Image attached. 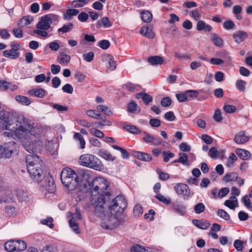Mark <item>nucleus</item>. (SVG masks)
<instances>
[{
  "mask_svg": "<svg viewBox=\"0 0 252 252\" xmlns=\"http://www.w3.org/2000/svg\"><path fill=\"white\" fill-rule=\"evenodd\" d=\"M0 118L5 129L8 131L3 133L4 136L20 139L29 155H36V153L42 150L43 144L41 141L31 142L29 140L32 136L40 134L41 130L38 127L32 126L23 116L15 117L12 114L3 112L0 113Z\"/></svg>",
  "mask_w": 252,
  "mask_h": 252,
  "instance_id": "1",
  "label": "nucleus"
},
{
  "mask_svg": "<svg viewBox=\"0 0 252 252\" xmlns=\"http://www.w3.org/2000/svg\"><path fill=\"white\" fill-rule=\"evenodd\" d=\"M92 196L90 202L85 205V208H94L95 214L101 217L104 215V204L106 200L109 199L110 193L107 191L109 183L106 180L102 177L94 179L91 185Z\"/></svg>",
  "mask_w": 252,
  "mask_h": 252,
  "instance_id": "2",
  "label": "nucleus"
},
{
  "mask_svg": "<svg viewBox=\"0 0 252 252\" xmlns=\"http://www.w3.org/2000/svg\"><path fill=\"white\" fill-rule=\"evenodd\" d=\"M127 206L124 196L120 195L113 199L109 206L111 215L104 216L101 226L106 230H112L116 228L119 223V216L122 214Z\"/></svg>",
  "mask_w": 252,
  "mask_h": 252,
  "instance_id": "3",
  "label": "nucleus"
},
{
  "mask_svg": "<svg viewBox=\"0 0 252 252\" xmlns=\"http://www.w3.org/2000/svg\"><path fill=\"white\" fill-rule=\"evenodd\" d=\"M27 169L32 179L39 182L44 178L43 163L37 155H28L26 157Z\"/></svg>",
  "mask_w": 252,
  "mask_h": 252,
  "instance_id": "4",
  "label": "nucleus"
},
{
  "mask_svg": "<svg viewBox=\"0 0 252 252\" xmlns=\"http://www.w3.org/2000/svg\"><path fill=\"white\" fill-rule=\"evenodd\" d=\"M61 179L63 185L69 190L75 189L78 185V175L69 168H64L61 174Z\"/></svg>",
  "mask_w": 252,
  "mask_h": 252,
  "instance_id": "5",
  "label": "nucleus"
},
{
  "mask_svg": "<svg viewBox=\"0 0 252 252\" xmlns=\"http://www.w3.org/2000/svg\"><path fill=\"white\" fill-rule=\"evenodd\" d=\"M79 162L82 166L97 171H100L103 169V165L101 160L92 154H86L81 155L80 157Z\"/></svg>",
  "mask_w": 252,
  "mask_h": 252,
  "instance_id": "6",
  "label": "nucleus"
},
{
  "mask_svg": "<svg viewBox=\"0 0 252 252\" xmlns=\"http://www.w3.org/2000/svg\"><path fill=\"white\" fill-rule=\"evenodd\" d=\"M18 146L14 141H10L0 145V157L9 158L17 151Z\"/></svg>",
  "mask_w": 252,
  "mask_h": 252,
  "instance_id": "7",
  "label": "nucleus"
},
{
  "mask_svg": "<svg viewBox=\"0 0 252 252\" xmlns=\"http://www.w3.org/2000/svg\"><path fill=\"white\" fill-rule=\"evenodd\" d=\"M70 217H71L69 220L70 227L76 234H79L80 231L78 229L77 221L81 220L82 218L80 211L78 209H76L74 213H70Z\"/></svg>",
  "mask_w": 252,
  "mask_h": 252,
  "instance_id": "8",
  "label": "nucleus"
},
{
  "mask_svg": "<svg viewBox=\"0 0 252 252\" xmlns=\"http://www.w3.org/2000/svg\"><path fill=\"white\" fill-rule=\"evenodd\" d=\"M174 189L179 197L185 200L188 199L190 191L189 187L183 183H178L174 187Z\"/></svg>",
  "mask_w": 252,
  "mask_h": 252,
  "instance_id": "9",
  "label": "nucleus"
},
{
  "mask_svg": "<svg viewBox=\"0 0 252 252\" xmlns=\"http://www.w3.org/2000/svg\"><path fill=\"white\" fill-rule=\"evenodd\" d=\"M143 133L144 136L143 137V140L146 143L157 146L164 143L158 136L155 137L146 131H144Z\"/></svg>",
  "mask_w": 252,
  "mask_h": 252,
  "instance_id": "10",
  "label": "nucleus"
},
{
  "mask_svg": "<svg viewBox=\"0 0 252 252\" xmlns=\"http://www.w3.org/2000/svg\"><path fill=\"white\" fill-rule=\"evenodd\" d=\"M51 21L47 14L41 17L40 21L37 23L36 28L41 30H47L51 28Z\"/></svg>",
  "mask_w": 252,
  "mask_h": 252,
  "instance_id": "11",
  "label": "nucleus"
},
{
  "mask_svg": "<svg viewBox=\"0 0 252 252\" xmlns=\"http://www.w3.org/2000/svg\"><path fill=\"white\" fill-rule=\"evenodd\" d=\"M249 139L250 137L247 136L244 131H241L235 134L234 141L238 144H243L247 142Z\"/></svg>",
  "mask_w": 252,
  "mask_h": 252,
  "instance_id": "12",
  "label": "nucleus"
},
{
  "mask_svg": "<svg viewBox=\"0 0 252 252\" xmlns=\"http://www.w3.org/2000/svg\"><path fill=\"white\" fill-rule=\"evenodd\" d=\"M46 189L49 193H53L55 190L56 186L52 176L48 174L46 178Z\"/></svg>",
  "mask_w": 252,
  "mask_h": 252,
  "instance_id": "13",
  "label": "nucleus"
},
{
  "mask_svg": "<svg viewBox=\"0 0 252 252\" xmlns=\"http://www.w3.org/2000/svg\"><path fill=\"white\" fill-rule=\"evenodd\" d=\"M248 37V34L246 32L242 31L236 32L233 34V37L235 41L237 43H240L243 41Z\"/></svg>",
  "mask_w": 252,
  "mask_h": 252,
  "instance_id": "14",
  "label": "nucleus"
},
{
  "mask_svg": "<svg viewBox=\"0 0 252 252\" xmlns=\"http://www.w3.org/2000/svg\"><path fill=\"white\" fill-rule=\"evenodd\" d=\"M103 61H105L107 62L109 65L107 66V67L111 70H114L116 68V62L114 61L113 57L110 55H105L102 57Z\"/></svg>",
  "mask_w": 252,
  "mask_h": 252,
  "instance_id": "15",
  "label": "nucleus"
},
{
  "mask_svg": "<svg viewBox=\"0 0 252 252\" xmlns=\"http://www.w3.org/2000/svg\"><path fill=\"white\" fill-rule=\"evenodd\" d=\"M79 12V10L76 9H67L63 15V18L66 21L71 20L73 17L76 16L77 14H78Z\"/></svg>",
  "mask_w": 252,
  "mask_h": 252,
  "instance_id": "16",
  "label": "nucleus"
},
{
  "mask_svg": "<svg viewBox=\"0 0 252 252\" xmlns=\"http://www.w3.org/2000/svg\"><path fill=\"white\" fill-rule=\"evenodd\" d=\"M33 21V18L32 16L27 15L21 18L18 24L21 28H24L30 25Z\"/></svg>",
  "mask_w": 252,
  "mask_h": 252,
  "instance_id": "17",
  "label": "nucleus"
},
{
  "mask_svg": "<svg viewBox=\"0 0 252 252\" xmlns=\"http://www.w3.org/2000/svg\"><path fill=\"white\" fill-rule=\"evenodd\" d=\"M132 155L140 160L145 161H150L152 160V157L150 155L145 153L138 151H133Z\"/></svg>",
  "mask_w": 252,
  "mask_h": 252,
  "instance_id": "18",
  "label": "nucleus"
},
{
  "mask_svg": "<svg viewBox=\"0 0 252 252\" xmlns=\"http://www.w3.org/2000/svg\"><path fill=\"white\" fill-rule=\"evenodd\" d=\"M148 61L152 65H157L162 64L163 63L164 60L161 57L152 56L148 58Z\"/></svg>",
  "mask_w": 252,
  "mask_h": 252,
  "instance_id": "19",
  "label": "nucleus"
},
{
  "mask_svg": "<svg viewBox=\"0 0 252 252\" xmlns=\"http://www.w3.org/2000/svg\"><path fill=\"white\" fill-rule=\"evenodd\" d=\"M235 152L240 158L244 160L250 159L251 157V153L245 149H237Z\"/></svg>",
  "mask_w": 252,
  "mask_h": 252,
  "instance_id": "20",
  "label": "nucleus"
},
{
  "mask_svg": "<svg viewBox=\"0 0 252 252\" xmlns=\"http://www.w3.org/2000/svg\"><path fill=\"white\" fill-rule=\"evenodd\" d=\"M98 155L106 160L114 161L115 159V157L113 156L108 151L104 149L99 150Z\"/></svg>",
  "mask_w": 252,
  "mask_h": 252,
  "instance_id": "21",
  "label": "nucleus"
},
{
  "mask_svg": "<svg viewBox=\"0 0 252 252\" xmlns=\"http://www.w3.org/2000/svg\"><path fill=\"white\" fill-rule=\"evenodd\" d=\"M137 99L142 98L145 104H148L153 100V97L147 93L140 92L136 94Z\"/></svg>",
  "mask_w": 252,
  "mask_h": 252,
  "instance_id": "22",
  "label": "nucleus"
},
{
  "mask_svg": "<svg viewBox=\"0 0 252 252\" xmlns=\"http://www.w3.org/2000/svg\"><path fill=\"white\" fill-rule=\"evenodd\" d=\"M28 94L32 96H36L39 98H42L45 95V90L43 89L37 90L32 89L28 91Z\"/></svg>",
  "mask_w": 252,
  "mask_h": 252,
  "instance_id": "23",
  "label": "nucleus"
},
{
  "mask_svg": "<svg viewBox=\"0 0 252 252\" xmlns=\"http://www.w3.org/2000/svg\"><path fill=\"white\" fill-rule=\"evenodd\" d=\"M196 29L199 31L210 32L212 30L211 26L206 24L203 21L198 20L197 23Z\"/></svg>",
  "mask_w": 252,
  "mask_h": 252,
  "instance_id": "24",
  "label": "nucleus"
},
{
  "mask_svg": "<svg viewBox=\"0 0 252 252\" xmlns=\"http://www.w3.org/2000/svg\"><path fill=\"white\" fill-rule=\"evenodd\" d=\"M224 205L231 209H234L238 206L237 199L235 196H232L230 197V199L226 200L224 202Z\"/></svg>",
  "mask_w": 252,
  "mask_h": 252,
  "instance_id": "25",
  "label": "nucleus"
},
{
  "mask_svg": "<svg viewBox=\"0 0 252 252\" xmlns=\"http://www.w3.org/2000/svg\"><path fill=\"white\" fill-rule=\"evenodd\" d=\"M140 33L147 38H153L155 37V33L152 30L148 27H142L140 31Z\"/></svg>",
  "mask_w": 252,
  "mask_h": 252,
  "instance_id": "26",
  "label": "nucleus"
},
{
  "mask_svg": "<svg viewBox=\"0 0 252 252\" xmlns=\"http://www.w3.org/2000/svg\"><path fill=\"white\" fill-rule=\"evenodd\" d=\"M3 55L5 57L9 58L11 59H16L19 57V54L15 51L14 48H12L9 50H5L3 52Z\"/></svg>",
  "mask_w": 252,
  "mask_h": 252,
  "instance_id": "27",
  "label": "nucleus"
},
{
  "mask_svg": "<svg viewBox=\"0 0 252 252\" xmlns=\"http://www.w3.org/2000/svg\"><path fill=\"white\" fill-rule=\"evenodd\" d=\"M14 196L11 193V191L8 190L4 195L1 196L0 198L1 203H10L14 201Z\"/></svg>",
  "mask_w": 252,
  "mask_h": 252,
  "instance_id": "28",
  "label": "nucleus"
},
{
  "mask_svg": "<svg viewBox=\"0 0 252 252\" xmlns=\"http://www.w3.org/2000/svg\"><path fill=\"white\" fill-rule=\"evenodd\" d=\"M238 179V176L236 172H231L226 174L222 178V180L225 182H235Z\"/></svg>",
  "mask_w": 252,
  "mask_h": 252,
  "instance_id": "29",
  "label": "nucleus"
},
{
  "mask_svg": "<svg viewBox=\"0 0 252 252\" xmlns=\"http://www.w3.org/2000/svg\"><path fill=\"white\" fill-rule=\"evenodd\" d=\"M141 18L143 22L149 23L152 19V14L148 10H143L141 12Z\"/></svg>",
  "mask_w": 252,
  "mask_h": 252,
  "instance_id": "30",
  "label": "nucleus"
},
{
  "mask_svg": "<svg viewBox=\"0 0 252 252\" xmlns=\"http://www.w3.org/2000/svg\"><path fill=\"white\" fill-rule=\"evenodd\" d=\"M127 111L131 113H137L140 111V108L134 102L131 101L128 104Z\"/></svg>",
  "mask_w": 252,
  "mask_h": 252,
  "instance_id": "31",
  "label": "nucleus"
},
{
  "mask_svg": "<svg viewBox=\"0 0 252 252\" xmlns=\"http://www.w3.org/2000/svg\"><path fill=\"white\" fill-rule=\"evenodd\" d=\"M70 57L63 53H61L58 57V62L60 63H67L70 62Z\"/></svg>",
  "mask_w": 252,
  "mask_h": 252,
  "instance_id": "32",
  "label": "nucleus"
},
{
  "mask_svg": "<svg viewBox=\"0 0 252 252\" xmlns=\"http://www.w3.org/2000/svg\"><path fill=\"white\" fill-rule=\"evenodd\" d=\"M16 100L22 105H29L31 104L30 99L26 96L17 95L15 97Z\"/></svg>",
  "mask_w": 252,
  "mask_h": 252,
  "instance_id": "33",
  "label": "nucleus"
},
{
  "mask_svg": "<svg viewBox=\"0 0 252 252\" xmlns=\"http://www.w3.org/2000/svg\"><path fill=\"white\" fill-rule=\"evenodd\" d=\"M211 39L213 43L218 47H221L222 45L223 41L216 33H213L211 34Z\"/></svg>",
  "mask_w": 252,
  "mask_h": 252,
  "instance_id": "34",
  "label": "nucleus"
},
{
  "mask_svg": "<svg viewBox=\"0 0 252 252\" xmlns=\"http://www.w3.org/2000/svg\"><path fill=\"white\" fill-rule=\"evenodd\" d=\"M74 27V25L72 23H68L63 25V26L58 30L59 32L65 33L71 31Z\"/></svg>",
  "mask_w": 252,
  "mask_h": 252,
  "instance_id": "35",
  "label": "nucleus"
},
{
  "mask_svg": "<svg viewBox=\"0 0 252 252\" xmlns=\"http://www.w3.org/2000/svg\"><path fill=\"white\" fill-rule=\"evenodd\" d=\"M16 196L20 201H26L28 199V195L26 192L21 189L16 190Z\"/></svg>",
  "mask_w": 252,
  "mask_h": 252,
  "instance_id": "36",
  "label": "nucleus"
},
{
  "mask_svg": "<svg viewBox=\"0 0 252 252\" xmlns=\"http://www.w3.org/2000/svg\"><path fill=\"white\" fill-rule=\"evenodd\" d=\"M124 128L132 134H138L141 132L140 130L134 125H126L124 126Z\"/></svg>",
  "mask_w": 252,
  "mask_h": 252,
  "instance_id": "37",
  "label": "nucleus"
},
{
  "mask_svg": "<svg viewBox=\"0 0 252 252\" xmlns=\"http://www.w3.org/2000/svg\"><path fill=\"white\" fill-rule=\"evenodd\" d=\"M96 108L98 111L103 112L106 115L111 116L113 114V112L107 106L99 105L97 106Z\"/></svg>",
  "mask_w": 252,
  "mask_h": 252,
  "instance_id": "38",
  "label": "nucleus"
},
{
  "mask_svg": "<svg viewBox=\"0 0 252 252\" xmlns=\"http://www.w3.org/2000/svg\"><path fill=\"white\" fill-rule=\"evenodd\" d=\"M111 147L114 149L120 151L121 156L123 158L127 159L129 158V153L125 149L117 145H112Z\"/></svg>",
  "mask_w": 252,
  "mask_h": 252,
  "instance_id": "39",
  "label": "nucleus"
},
{
  "mask_svg": "<svg viewBox=\"0 0 252 252\" xmlns=\"http://www.w3.org/2000/svg\"><path fill=\"white\" fill-rule=\"evenodd\" d=\"M74 138L80 142L81 149H83L85 147L86 142L83 136L79 133H75L74 135Z\"/></svg>",
  "mask_w": 252,
  "mask_h": 252,
  "instance_id": "40",
  "label": "nucleus"
},
{
  "mask_svg": "<svg viewBox=\"0 0 252 252\" xmlns=\"http://www.w3.org/2000/svg\"><path fill=\"white\" fill-rule=\"evenodd\" d=\"M74 138L80 142L81 149H83L85 147L86 142L83 136L79 133H75L74 135Z\"/></svg>",
  "mask_w": 252,
  "mask_h": 252,
  "instance_id": "41",
  "label": "nucleus"
},
{
  "mask_svg": "<svg viewBox=\"0 0 252 252\" xmlns=\"http://www.w3.org/2000/svg\"><path fill=\"white\" fill-rule=\"evenodd\" d=\"M179 162L185 165H188V157L187 154L181 153L179 154Z\"/></svg>",
  "mask_w": 252,
  "mask_h": 252,
  "instance_id": "42",
  "label": "nucleus"
},
{
  "mask_svg": "<svg viewBox=\"0 0 252 252\" xmlns=\"http://www.w3.org/2000/svg\"><path fill=\"white\" fill-rule=\"evenodd\" d=\"M217 214L219 217L225 220H228L230 219L229 215L223 209H219L217 211Z\"/></svg>",
  "mask_w": 252,
  "mask_h": 252,
  "instance_id": "43",
  "label": "nucleus"
},
{
  "mask_svg": "<svg viewBox=\"0 0 252 252\" xmlns=\"http://www.w3.org/2000/svg\"><path fill=\"white\" fill-rule=\"evenodd\" d=\"M5 249L9 252L16 251L17 249V246L14 245L12 241L7 242L4 244Z\"/></svg>",
  "mask_w": 252,
  "mask_h": 252,
  "instance_id": "44",
  "label": "nucleus"
},
{
  "mask_svg": "<svg viewBox=\"0 0 252 252\" xmlns=\"http://www.w3.org/2000/svg\"><path fill=\"white\" fill-rule=\"evenodd\" d=\"M205 206L202 203H198L196 204L194 207V210L196 214H199L204 211Z\"/></svg>",
  "mask_w": 252,
  "mask_h": 252,
  "instance_id": "45",
  "label": "nucleus"
},
{
  "mask_svg": "<svg viewBox=\"0 0 252 252\" xmlns=\"http://www.w3.org/2000/svg\"><path fill=\"white\" fill-rule=\"evenodd\" d=\"M174 209L176 213L181 216L184 215L186 213V208L183 205H177L174 207Z\"/></svg>",
  "mask_w": 252,
  "mask_h": 252,
  "instance_id": "46",
  "label": "nucleus"
},
{
  "mask_svg": "<svg viewBox=\"0 0 252 252\" xmlns=\"http://www.w3.org/2000/svg\"><path fill=\"white\" fill-rule=\"evenodd\" d=\"M162 155L163 161L165 162H168L170 158L175 157V154L169 151H164L162 152Z\"/></svg>",
  "mask_w": 252,
  "mask_h": 252,
  "instance_id": "47",
  "label": "nucleus"
},
{
  "mask_svg": "<svg viewBox=\"0 0 252 252\" xmlns=\"http://www.w3.org/2000/svg\"><path fill=\"white\" fill-rule=\"evenodd\" d=\"M53 219L51 217H48L47 219H42L40 220V223L43 225H46L50 228L54 227V224L52 223Z\"/></svg>",
  "mask_w": 252,
  "mask_h": 252,
  "instance_id": "48",
  "label": "nucleus"
},
{
  "mask_svg": "<svg viewBox=\"0 0 252 252\" xmlns=\"http://www.w3.org/2000/svg\"><path fill=\"white\" fill-rule=\"evenodd\" d=\"M246 82L242 80H238L236 82L237 89L241 92H244L246 89Z\"/></svg>",
  "mask_w": 252,
  "mask_h": 252,
  "instance_id": "49",
  "label": "nucleus"
},
{
  "mask_svg": "<svg viewBox=\"0 0 252 252\" xmlns=\"http://www.w3.org/2000/svg\"><path fill=\"white\" fill-rule=\"evenodd\" d=\"M156 197L159 201L164 203L166 205H168L171 202V199L170 198H167L160 193H157L156 195Z\"/></svg>",
  "mask_w": 252,
  "mask_h": 252,
  "instance_id": "50",
  "label": "nucleus"
},
{
  "mask_svg": "<svg viewBox=\"0 0 252 252\" xmlns=\"http://www.w3.org/2000/svg\"><path fill=\"white\" fill-rule=\"evenodd\" d=\"M148 251L146 250L142 246L137 244L133 245L131 249L130 252H148Z\"/></svg>",
  "mask_w": 252,
  "mask_h": 252,
  "instance_id": "51",
  "label": "nucleus"
},
{
  "mask_svg": "<svg viewBox=\"0 0 252 252\" xmlns=\"http://www.w3.org/2000/svg\"><path fill=\"white\" fill-rule=\"evenodd\" d=\"M208 155L213 158H216L219 157L220 152L216 150V148L213 147L209 150Z\"/></svg>",
  "mask_w": 252,
  "mask_h": 252,
  "instance_id": "52",
  "label": "nucleus"
},
{
  "mask_svg": "<svg viewBox=\"0 0 252 252\" xmlns=\"http://www.w3.org/2000/svg\"><path fill=\"white\" fill-rule=\"evenodd\" d=\"M16 243L18 245L17 246V250L19 251H22L25 250L27 248V244L24 241L17 240Z\"/></svg>",
  "mask_w": 252,
  "mask_h": 252,
  "instance_id": "53",
  "label": "nucleus"
},
{
  "mask_svg": "<svg viewBox=\"0 0 252 252\" xmlns=\"http://www.w3.org/2000/svg\"><path fill=\"white\" fill-rule=\"evenodd\" d=\"M234 247L238 251L243 252L244 246L242 241L238 239L236 240L234 242Z\"/></svg>",
  "mask_w": 252,
  "mask_h": 252,
  "instance_id": "54",
  "label": "nucleus"
},
{
  "mask_svg": "<svg viewBox=\"0 0 252 252\" xmlns=\"http://www.w3.org/2000/svg\"><path fill=\"white\" fill-rule=\"evenodd\" d=\"M10 84L3 80H0V90L1 91H5L7 90L9 87Z\"/></svg>",
  "mask_w": 252,
  "mask_h": 252,
  "instance_id": "55",
  "label": "nucleus"
},
{
  "mask_svg": "<svg viewBox=\"0 0 252 252\" xmlns=\"http://www.w3.org/2000/svg\"><path fill=\"white\" fill-rule=\"evenodd\" d=\"M176 96L177 100L180 102H185L188 100V97L186 95V92L177 94H176Z\"/></svg>",
  "mask_w": 252,
  "mask_h": 252,
  "instance_id": "56",
  "label": "nucleus"
},
{
  "mask_svg": "<svg viewBox=\"0 0 252 252\" xmlns=\"http://www.w3.org/2000/svg\"><path fill=\"white\" fill-rule=\"evenodd\" d=\"M172 100L169 97H163L160 101L161 105L165 107H168L171 104Z\"/></svg>",
  "mask_w": 252,
  "mask_h": 252,
  "instance_id": "57",
  "label": "nucleus"
},
{
  "mask_svg": "<svg viewBox=\"0 0 252 252\" xmlns=\"http://www.w3.org/2000/svg\"><path fill=\"white\" fill-rule=\"evenodd\" d=\"M91 133L95 137L101 138L104 137L103 133L100 130L95 128H92L90 130Z\"/></svg>",
  "mask_w": 252,
  "mask_h": 252,
  "instance_id": "58",
  "label": "nucleus"
},
{
  "mask_svg": "<svg viewBox=\"0 0 252 252\" xmlns=\"http://www.w3.org/2000/svg\"><path fill=\"white\" fill-rule=\"evenodd\" d=\"M12 33L17 38H21L23 37V30L20 27V28L14 29L12 31Z\"/></svg>",
  "mask_w": 252,
  "mask_h": 252,
  "instance_id": "59",
  "label": "nucleus"
},
{
  "mask_svg": "<svg viewBox=\"0 0 252 252\" xmlns=\"http://www.w3.org/2000/svg\"><path fill=\"white\" fill-rule=\"evenodd\" d=\"M187 97L196 98L198 95V92L195 90H189L185 91Z\"/></svg>",
  "mask_w": 252,
  "mask_h": 252,
  "instance_id": "60",
  "label": "nucleus"
},
{
  "mask_svg": "<svg viewBox=\"0 0 252 252\" xmlns=\"http://www.w3.org/2000/svg\"><path fill=\"white\" fill-rule=\"evenodd\" d=\"M223 28L227 30H229L233 29L235 26L234 23L231 20H226L223 23Z\"/></svg>",
  "mask_w": 252,
  "mask_h": 252,
  "instance_id": "61",
  "label": "nucleus"
},
{
  "mask_svg": "<svg viewBox=\"0 0 252 252\" xmlns=\"http://www.w3.org/2000/svg\"><path fill=\"white\" fill-rule=\"evenodd\" d=\"M62 90L64 92L69 94H71L73 92V88L69 84H66L62 88Z\"/></svg>",
  "mask_w": 252,
  "mask_h": 252,
  "instance_id": "62",
  "label": "nucleus"
},
{
  "mask_svg": "<svg viewBox=\"0 0 252 252\" xmlns=\"http://www.w3.org/2000/svg\"><path fill=\"white\" fill-rule=\"evenodd\" d=\"M5 210L10 217H13L15 215V208L14 207L8 205L5 207Z\"/></svg>",
  "mask_w": 252,
  "mask_h": 252,
  "instance_id": "63",
  "label": "nucleus"
},
{
  "mask_svg": "<svg viewBox=\"0 0 252 252\" xmlns=\"http://www.w3.org/2000/svg\"><path fill=\"white\" fill-rule=\"evenodd\" d=\"M223 109L227 113H233L236 111V108L233 105H226L224 106Z\"/></svg>",
  "mask_w": 252,
  "mask_h": 252,
  "instance_id": "64",
  "label": "nucleus"
}]
</instances>
